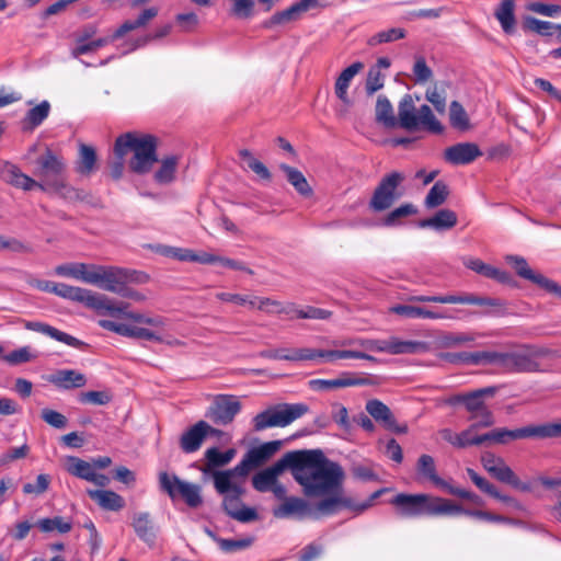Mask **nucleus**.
Masks as SVG:
<instances>
[{"label": "nucleus", "mask_w": 561, "mask_h": 561, "mask_svg": "<svg viewBox=\"0 0 561 561\" xmlns=\"http://www.w3.org/2000/svg\"><path fill=\"white\" fill-rule=\"evenodd\" d=\"M293 478L307 497H328L342 490L345 472L342 466L325 457L321 449L291 451Z\"/></svg>", "instance_id": "f257e3e1"}, {"label": "nucleus", "mask_w": 561, "mask_h": 561, "mask_svg": "<svg viewBox=\"0 0 561 561\" xmlns=\"http://www.w3.org/2000/svg\"><path fill=\"white\" fill-rule=\"evenodd\" d=\"M34 175L39 179L41 190L59 195L69 202L83 201L85 193L72 187L66 178V163L50 149L39 156L35 161Z\"/></svg>", "instance_id": "f03ea898"}, {"label": "nucleus", "mask_w": 561, "mask_h": 561, "mask_svg": "<svg viewBox=\"0 0 561 561\" xmlns=\"http://www.w3.org/2000/svg\"><path fill=\"white\" fill-rule=\"evenodd\" d=\"M131 152L133 157L128 162L129 170L136 174H146L151 171L157 156V138L149 134L134 131L118 136L114 144L115 156H126Z\"/></svg>", "instance_id": "7ed1b4c3"}, {"label": "nucleus", "mask_w": 561, "mask_h": 561, "mask_svg": "<svg viewBox=\"0 0 561 561\" xmlns=\"http://www.w3.org/2000/svg\"><path fill=\"white\" fill-rule=\"evenodd\" d=\"M390 503L397 508L400 517L415 518L420 516H455L462 506L449 500L425 493L397 494Z\"/></svg>", "instance_id": "20e7f679"}, {"label": "nucleus", "mask_w": 561, "mask_h": 561, "mask_svg": "<svg viewBox=\"0 0 561 561\" xmlns=\"http://www.w3.org/2000/svg\"><path fill=\"white\" fill-rule=\"evenodd\" d=\"M397 125L409 131L422 128L435 135H440L445 130L428 105L423 104L416 110L411 94H404L399 102Z\"/></svg>", "instance_id": "39448f33"}, {"label": "nucleus", "mask_w": 561, "mask_h": 561, "mask_svg": "<svg viewBox=\"0 0 561 561\" xmlns=\"http://www.w3.org/2000/svg\"><path fill=\"white\" fill-rule=\"evenodd\" d=\"M148 280L149 276L146 273L136 270L93 264L89 284L118 294L125 283L146 284Z\"/></svg>", "instance_id": "423d86ee"}, {"label": "nucleus", "mask_w": 561, "mask_h": 561, "mask_svg": "<svg viewBox=\"0 0 561 561\" xmlns=\"http://www.w3.org/2000/svg\"><path fill=\"white\" fill-rule=\"evenodd\" d=\"M309 411L305 403H283L270 408L255 415V431H263L268 427H285L301 417Z\"/></svg>", "instance_id": "0eeeda50"}, {"label": "nucleus", "mask_w": 561, "mask_h": 561, "mask_svg": "<svg viewBox=\"0 0 561 561\" xmlns=\"http://www.w3.org/2000/svg\"><path fill=\"white\" fill-rule=\"evenodd\" d=\"M159 488L172 501L182 499L187 506L196 508L203 504L202 486L181 480L176 474L165 471L159 473Z\"/></svg>", "instance_id": "6e6552de"}, {"label": "nucleus", "mask_w": 561, "mask_h": 561, "mask_svg": "<svg viewBox=\"0 0 561 561\" xmlns=\"http://www.w3.org/2000/svg\"><path fill=\"white\" fill-rule=\"evenodd\" d=\"M497 392V387L490 386L466 392L465 409L470 413L469 420L474 422V426L491 427L495 423L492 411L484 402L485 398H491Z\"/></svg>", "instance_id": "1a4fd4ad"}, {"label": "nucleus", "mask_w": 561, "mask_h": 561, "mask_svg": "<svg viewBox=\"0 0 561 561\" xmlns=\"http://www.w3.org/2000/svg\"><path fill=\"white\" fill-rule=\"evenodd\" d=\"M256 467L257 466L252 463V460L247 453L234 468L224 471H214L213 479L216 491L219 494H226L229 492L244 493L242 482L249 472Z\"/></svg>", "instance_id": "9d476101"}, {"label": "nucleus", "mask_w": 561, "mask_h": 561, "mask_svg": "<svg viewBox=\"0 0 561 561\" xmlns=\"http://www.w3.org/2000/svg\"><path fill=\"white\" fill-rule=\"evenodd\" d=\"M404 180V174L398 171L386 174L373 193L369 201V208L374 211H383L390 208L401 196V194L398 193V188Z\"/></svg>", "instance_id": "9b49d317"}, {"label": "nucleus", "mask_w": 561, "mask_h": 561, "mask_svg": "<svg viewBox=\"0 0 561 561\" xmlns=\"http://www.w3.org/2000/svg\"><path fill=\"white\" fill-rule=\"evenodd\" d=\"M543 350L524 345L515 352H505L503 359V368L514 373H533L540 369L537 358L543 356Z\"/></svg>", "instance_id": "f8f14e48"}, {"label": "nucleus", "mask_w": 561, "mask_h": 561, "mask_svg": "<svg viewBox=\"0 0 561 561\" xmlns=\"http://www.w3.org/2000/svg\"><path fill=\"white\" fill-rule=\"evenodd\" d=\"M329 5L325 0H299L285 10L275 12L263 23V27L272 28L276 25H285L301 19L302 14L313 9H324Z\"/></svg>", "instance_id": "ddd939ff"}, {"label": "nucleus", "mask_w": 561, "mask_h": 561, "mask_svg": "<svg viewBox=\"0 0 561 561\" xmlns=\"http://www.w3.org/2000/svg\"><path fill=\"white\" fill-rule=\"evenodd\" d=\"M506 261L515 268L516 274L519 277L527 279L536 284L547 293L553 294L561 298V286L554 280L546 277L545 275L533 271L529 267L527 261L523 256L507 255Z\"/></svg>", "instance_id": "4468645a"}, {"label": "nucleus", "mask_w": 561, "mask_h": 561, "mask_svg": "<svg viewBox=\"0 0 561 561\" xmlns=\"http://www.w3.org/2000/svg\"><path fill=\"white\" fill-rule=\"evenodd\" d=\"M411 302H437V304H461L486 307H502L503 302L497 298L481 297L472 294L461 295H437V296H411Z\"/></svg>", "instance_id": "2eb2a0df"}, {"label": "nucleus", "mask_w": 561, "mask_h": 561, "mask_svg": "<svg viewBox=\"0 0 561 561\" xmlns=\"http://www.w3.org/2000/svg\"><path fill=\"white\" fill-rule=\"evenodd\" d=\"M240 409L241 404L236 397L220 394L215 398L206 416L218 425H227L233 421Z\"/></svg>", "instance_id": "dca6fc26"}, {"label": "nucleus", "mask_w": 561, "mask_h": 561, "mask_svg": "<svg viewBox=\"0 0 561 561\" xmlns=\"http://www.w3.org/2000/svg\"><path fill=\"white\" fill-rule=\"evenodd\" d=\"M220 433L221 431L214 428L207 422L198 421L182 433L179 445L183 453L193 454L202 447L207 436H216Z\"/></svg>", "instance_id": "f3484780"}, {"label": "nucleus", "mask_w": 561, "mask_h": 561, "mask_svg": "<svg viewBox=\"0 0 561 561\" xmlns=\"http://www.w3.org/2000/svg\"><path fill=\"white\" fill-rule=\"evenodd\" d=\"M376 381L367 376H358L354 373L344 371L335 379H311L308 381L310 389L314 391H327L339 388L373 386Z\"/></svg>", "instance_id": "a211bd4d"}, {"label": "nucleus", "mask_w": 561, "mask_h": 561, "mask_svg": "<svg viewBox=\"0 0 561 561\" xmlns=\"http://www.w3.org/2000/svg\"><path fill=\"white\" fill-rule=\"evenodd\" d=\"M291 459V451H288L273 466L255 473L252 478L253 488L259 492H267L273 488L278 476L283 473L285 469H289L293 474Z\"/></svg>", "instance_id": "6ab92c4d"}, {"label": "nucleus", "mask_w": 561, "mask_h": 561, "mask_svg": "<svg viewBox=\"0 0 561 561\" xmlns=\"http://www.w3.org/2000/svg\"><path fill=\"white\" fill-rule=\"evenodd\" d=\"M482 156L474 142H458L444 150V160L453 165H467Z\"/></svg>", "instance_id": "aec40b11"}, {"label": "nucleus", "mask_w": 561, "mask_h": 561, "mask_svg": "<svg viewBox=\"0 0 561 561\" xmlns=\"http://www.w3.org/2000/svg\"><path fill=\"white\" fill-rule=\"evenodd\" d=\"M242 494L243 493L238 492H229L224 494V511L228 516L241 523H250L256 520L259 517L256 511L241 503Z\"/></svg>", "instance_id": "412c9836"}, {"label": "nucleus", "mask_w": 561, "mask_h": 561, "mask_svg": "<svg viewBox=\"0 0 561 561\" xmlns=\"http://www.w3.org/2000/svg\"><path fill=\"white\" fill-rule=\"evenodd\" d=\"M24 328L30 331L38 332L44 335H47L58 342H61L68 346L75 347V348H83L87 347L88 344L83 341L62 332L55 327H51L45 322L41 321H24Z\"/></svg>", "instance_id": "4be33fe9"}, {"label": "nucleus", "mask_w": 561, "mask_h": 561, "mask_svg": "<svg viewBox=\"0 0 561 561\" xmlns=\"http://www.w3.org/2000/svg\"><path fill=\"white\" fill-rule=\"evenodd\" d=\"M342 491L343 489L339 493H332L328 497L320 500L316 505V511L322 515H333L343 507L360 513L358 508L360 504L355 503L348 496H344Z\"/></svg>", "instance_id": "5701e85b"}, {"label": "nucleus", "mask_w": 561, "mask_h": 561, "mask_svg": "<svg viewBox=\"0 0 561 561\" xmlns=\"http://www.w3.org/2000/svg\"><path fill=\"white\" fill-rule=\"evenodd\" d=\"M47 381L58 389L71 390L82 388L87 385L84 374L75 369H59L47 377Z\"/></svg>", "instance_id": "b1692460"}, {"label": "nucleus", "mask_w": 561, "mask_h": 561, "mask_svg": "<svg viewBox=\"0 0 561 561\" xmlns=\"http://www.w3.org/2000/svg\"><path fill=\"white\" fill-rule=\"evenodd\" d=\"M96 310L99 313H107L114 318H125L126 313H131L133 311H128L129 304L119 302L115 305L112 299H110L105 295L94 294L93 299H91V307Z\"/></svg>", "instance_id": "393cba45"}, {"label": "nucleus", "mask_w": 561, "mask_h": 561, "mask_svg": "<svg viewBox=\"0 0 561 561\" xmlns=\"http://www.w3.org/2000/svg\"><path fill=\"white\" fill-rule=\"evenodd\" d=\"M309 512V505L306 500L301 497L290 496L273 508V516L275 518H289L291 516L302 517Z\"/></svg>", "instance_id": "a878e982"}, {"label": "nucleus", "mask_w": 561, "mask_h": 561, "mask_svg": "<svg viewBox=\"0 0 561 561\" xmlns=\"http://www.w3.org/2000/svg\"><path fill=\"white\" fill-rule=\"evenodd\" d=\"M87 493L103 510L117 512L125 506L124 497L114 491L88 490Z\"/></svg>", "instance_id": "bb28decb"}, {"label": "nucleus", "mask_w": 561, "mask_h": 561, "mask_svg": "<svg viewBox=\"0 0 561 561\" xmlns=\"http://www.w3.org/2000/svg\"><path fill=\"white\" fill-rule=\"evenodd\" d=\"M49 113L50 103L46 100L42 101L26 112L21 121V129L23 131H33L48 117Z\"/></svg>", "instance_id": "cd10ccee"}, {"label": "nucleus", "mask_w": 561, "mask_h": 561, "mask_svg": "<svg viewBox=\"0 0 561 561\" xmlns=\"http://www.w3.org/2000/svg\"><path fill=\"white\" fill-rule=\"evenodd\" d=\"M391 312L410 318V319H447L451 318L450 316L446 314L442 311H433L428 310L422 307L411 306V305H397L393 306L391 309Z\"/></svg>", "instance_id": "c85d7f7f"}, {"label": "nucleus", "mask_w": 561, "mask_h": 561, "mask_svg": "<svg viewBox=\"0 0 561 561\" xmlns=\"http://www.w3.org/2000/svg\"><path fill=\"white\" fill-rule=\"evenodd\" d=\"M206 465L202 469L204 473H211L214 469L228 465L236 456V449L229 448L226 451H220L217 447L208 448L205 454Z\"/></svg>", "instance_id": "c756f323"}, {"label": "nucleus", "mask_w": 561, "mask_h": 561, "mask_svg": "<svg viewBox=\"0 0 561 561\" xmlns=\"http://www.w3.org/2000/svg\"><path fill=\"white\" fill-rule=\"evenodd\" d=\"M494 479L502 483H506L512 488L519 490L522 492L531 491V484L529 482H523L516 476V473L503 461L501 465L495 467V469L490 473Z\"/></svg>", "instance_id": "7c9ffc66"}, {"label": "nucleus", "mask_w": 561, "mask_h": 561, "mask_svg": "<svg viewBox=\"0 0 561 561\" xmlns=\"http://www.w3.org/2000/svg\"><path fill=\"white\" fill-rule=\"evenodd\" d=\"M515 0H501L495 9L494 16L500 22L502 30L506 34H512L515 31Z\"/></svg>", "instance_id": "2f4dec72"}, {"label": "nucleus", "mask_w": 561, "mask_h": 561, "mask_svg": "<svg viewBox=\"0 0 561 561\" xmlns=\"http://www.w3.org/2000/svg\"><path fill=\"white\" fill-rule=\"evenodd\" d=\"M457 225V215L450 209H440L433 217L423 219L419 222L421 228H433L435 230H446Z\"/></svg>", "instance_id": "473e14b6"}, {"label": "nucleus", "mask_w": 561, "mask_h": 561, "mask_svg": "<svg viewBox=\"0 0 561 561\" xmlns=\"http://www.w3.org/2000/svg\"><path fill=\"white\" fill-rule=\"evenodd\" d=\"M55 293L57 296L67 298L73 301H79L85 304V306L91 307V299H93L94 294L92 290L70 286L64 283H56L54 286Z\"/></svg>", "instance_id": "72a5a7b5"}, {"label": "nucleus", "mask_w": 561, "mask_h": 561, "mask_svg": "<svg viewBox=\"0 0 561 561\" xmlns=\"http://www.w3.org/2000/svg\"><path fill=\"white\" fill-rule=\"evenodd\" d=\"M158 15V9L154 7L145 9L136 20L125 21L112 35V39H118L126 33L146 26L152 19Z\"/></svg>", "instance_id": "f704fd0d"}, {"label": "nucleus", "mask_w": 561, "mask_h": 561, "mask_svg": "<svg viewBox=\"0 0 561 561\" xmlns=\"http://www.w3.org/2000/svg\"><path fill=\"white\" fill-rule=\"evenodd\" d=\"M3 173L7 176L8 182L16 187H20L24 191H31L35 187L41 190L39 181H35L28 175L22 173L21 170L14 164L5 163Z\"/></svg>", "instance_id": "c9c22d12"}, {"label": "nucleus", "mask_w": 561, "mask_h": 561, "mask_svg": "<svg viewBox=\"0 0 561 561\" xmlns=\"http://www.w3.org/2000/svg\"><path fill=\"white\" fill-rule=\"evenodd\" d=\"M364 68L363 62L357 61L345 68L335 81V94L344 103H348L347 89L353 78Z\"/></svg>", "instance_id": "e433bc0d"}, {"label": "nucleus", "mask_w": 561, "mask_h": 561, "mask_svg": "<svg viewBox=\"0 0 561 561\" xmlns=\"http://www.w3.org/2000/svg\"><path fill=\"white\" fill-rule=\"evenodd\" d=\"M416 469L420 476L430 480L434 485L442 488L443 490L448 486L449 483L437 474L435 461L432 456L426 454L421 455L417 460Z\"/></svg>", "instance_id": "4c0bfd02"}, {"label": "nucleus", "mask_w": 561, "mask_h": 561, "mask_svg": "<svg viewBox=\"0 0 561 561\" xmlns=\"http://www.w3.org/2000/svg\"><path fill=\"white\" fill-rule=\"evenodd\" d=\"M133 528L136 535L147 543H152L156 539L153 524L150 514L147 512L136 513L133 516Z\"/></svg>", "instance_id": "58836bf2"}, {"label": "nucleus", "mask_w": 561, "mask_h": 561, "mask_svg": "<svg viewBox=\"0 0 561 561\" xmlns=\"http://www.w3.org/2000/svg\"><path fill=\"white\" fill-rule=\"evenodd\" d=\"M91 265L85 263H66L56 266L55 273L58 276L71 277L83 283L89 284L91 275Z\"/></svg>", "instance_id": "ea45409f"}, {"label": "nucleus", "mask_w": 561, "mask_h": 561, "mask_svg": "<svg viewBox=\"0 0 561 561\" xmlns=\"http://www.w3.org/2000/svg\"><path fill=\"white\" fill-rule=\"evenodd\" d=\"M279 169L285 173L287 181L294 186V188L302 196H311L312 188L309 185L306 176L298 169L293 168L288 164L282 163Z\"/></svg>", "instance_id": "a19ab883"}, {"label": "nucleus", "mask_w": 561, "mask_h": 561, "mask_svg": "<svg viewBox=\"0 0 561 561\" xmlns=\"http://www.w3.org/2000/svg\"><path fill=\"white\" fill-rule=\"evenodd\" d=\"M366 411L377 422H383L387 428H393L396 420L390 409L380 400L371 399L367 401Z\"/></svg>", "instance_id": "79ce46f5"}, {"label": "nucleus", "mask_w": 561, "mask_h": 561, "mask_svg": "<svg viewBox=\"0 0 561 561\" xmlns=\"http://www.w3.org/2000/svg\"><path fill=\"white\" fill-rule=\"evenodd\" d=\"M280 446V440H272L250 449L248 454L252 460V463L259 467L267 461L271 457H273L279 450Z\"/></svg>", "instance_id": "37998d69"}, {"label": "nucleus", "mask_w": 561, "mask_h": 561, "mask_svg": "<svg viewBox=\"0 0 561 561\" xmlns=\"http://www.w3.org/2000/svg\"><path fill=\"white\" fill-rule=\"evenodd\" d=\"M466 266L480 275H483L491 279H496L501 283H505L510 278V275L506 272H503L496 267L485 264L479 259L469 260L466 263Z\"/></svg>", "instance_id": "c03bdc74"}, {"label": "nucleus", "mask_w": 561, "mask_h": 561, "mask_svg": "<svg viewBox=\"0 0 561 561\" xmlns=\"http://www.w3.org/2000/svg\"><path fill=\"white\" fill-rule=\"evenodd\" d=\"M376 121L387 128L397 126V118L393 115V108L389 99L385 95H379L376 102Z\"/></svg>", "instance_id": "a18cd8bd"}, {"label": "nucleus", "mask_w": 561, "mask_h": 561, "mask_svg": "<svg viewBox=\"0 0 561 561\" xmlns=\"http://www.w3.org/2000/svg\"><path fill=\"white\" fill-rule=\"evenodd\" d=\"M96 164V152L93 147L84 144L79 146V158L77 161V172L88 175L92 173Z\"/></svg>", "instance_id": "49530a36"}, {"label": "nucleus", "mask_w": 561, "mask_h": 561, "mask_svg": "<svg viewBox=\"0 0 561 561\" xmlns=\"http://www.w3.org/2000/svg\"><path fill=\"white\" fill-rule=\"evenodd\" d=\"M496 430V445H507L513 440L533 438L531 434V424L520 427L510 430L506 427H497Z\"/></svg>", "instance_id": "de8ad7c7"}, {"label": "nucleus", "mask_w": 561, "mask_h": 561, "mask_svg": "<svg viewBox=\"0 0 561 561\" xmlns=\"http://www.w3.org/2000/svg\"><path fill=\"white\" fill-rule=\"evenodd\" d=\"M278 312L290 314L291 318L299 319H328L331 316V311L308 306L305 309H297L294 305L286 308H282Z\"/></svg>", "instance_id": "09e8293b"}, {"label": "nucleus", "mask_w": 561, "mask_h": 561, "mask_svg": "<svg viewBox=\"0 0 561 561\" xmlns=\"http://www.w3.org/2000/svg\"><path fill=\"white\" fill-rule=\"evenodd\" d=\"M421 346L422 344L420 342L392 340L385 342L382 346L377 347V351L393 355L413 354L416 353Z\"/></svg>", "instance_id": "8fccbe9b"}, {"label": "nucleus", "mask_w": 561, "mask_h": 561, "mask_svg": "<svg viewBox=\"0 0 561 561\" xmlns=\"http://www.w3.org/2000/svg\"><path fill=\"white\" fill-rule=\"evenodd\" d=\"M179 163L176 156L167 157L161 161L160 168L156 171L153 178L159 184H169L175 178V171Z\"/></svg>", "instance_id": "3c124183"}, {"label": "nucleus", "mask_w": 561, "mask_h": 561, "mask_svg": "<svg viewBox=\"0 0 561 561\" xmlns=\"http://www.w3.org/2000/svg\"><path fill=\"white\" fill-rule=\"evenodd\" d=\"M35 526L42 533L57 531L59 534H67L72 529V523L70 520H66L61 516H55L53 518H42L35 524Z\"/></svg>", "instance_id": "603ef678"}, {"label": "nucleus", "mask_w": 561, "mask_h": 561, "mask_svg": "<svg viewBox=\"0 0 561 561\" xmlns=\"http://www.w3.org/2000/svg\"><path fill=\"white\" fill-rule=\"evenodd\" d=\"M533 438H561V419L556 422L531 424Z\"/></svg>", "instance_id": "864d4df0"}, {"label": "nucleus", "mask_w": 561, "mask_h": 561, "mask_svg": "<svg viewBox=\"0 0 561 561\" xmlns=\"http://www.w3.org/2000/svg\"><path fill=\"white\" fill-rule=\"evenodd\" d=\"M67 471L77 478L89 481L90 477L94 471V468L90 462L79 457L68 456Z\"/></svg>", "instance_id": "5fc2aeb1"}, {"label": "nucleus", "mask_w": 561, "mask_h": 561, "mask_svg": "<svg viewBox=\"0 0 561 561\" xmlns=\"http://www.w3.org/2000/svg\"><path fill=\"white\" fill-rule=\"evenodd\" d=\"M448 195L447 184L443 181H437L428 191L424 204L427 208H436L446 202Z\"/></svg>", "instance_id": "6e6d98bb"}, {"label": "nucleus", "mask_w": 561, "mask_h": 561, "mask_svg": "<svg viewBox=\"0 0 561 561\" xmlns=\"http://www.w3.org/2000/svg\"><path fill=\"white\" fill-rule=\"evenodd\" d=\"M239 157L247 163L248 169L254 172L260 179L271 181L272 174L270 170L263 162L254 158L250 150L241 149Z\"/></svg>", "instance_id": "4d7b16f0"}, {"label": "nucleus", "mask_w": 561, "mask_h": 561, "mask_svg": "<svg viewBox=\"0 0 561 561\" xmlns=\"http://www.w3.org/2000/svg\"><path fill=\"white\" fill-rule=\"evenodd\" d=\"M449 123L459 130H467L470 127L467 112L458 101H453L449 105Z\"/></svg>", "instance_id": "13d9d810"}, {"label": "nucleus", "mask_w": 561, "mask_h": 561, "mask_svg": "<svg viewBox=\"0 0 561 561\" xmlns=\"http://www.w3.org/2000/svg\"><path fill=\"white\" fill-rule=\"evenodd\" d=\"M407 32L401 27H392L386 31H381L370 36L367 41V44L371 47L378 46L385 43H391L398 39L404 38Z\"/></svg>", "instance_id": "bf43d9fd"}, {"label": "nucleus", "mask_w": 561, "mask_h": 561, "mask_svg": "<svg viewBox=\"0 0 561 561\" xmlns=\"http://www.w3.org/2000/svg\"><path fill=\"white\" fill-rule=\"evenodd\" d=\"M523 26L525 30L535 32L541 36H553L556 34L557 24L549 21H541L534 16H527L524 20Z\"/></svg>", "instance_id": "052dcab7"}, {"label": "nucleus", "mask_w": 561, "mask_h": 561, "mask_svg": "<svg viewBox=\"0 0 561 561\" xmlns=\"http://www.w3.org/2000/svg\"><path fill=\"white\" fill-rule=\"evenodd\" d=\"M416 208L412 204H404L390 211L383 219L382 225L393 227L400 224L402 218L416 214Z\"/></svg>", "instance_id": "680f3d73"}, {"label": "nucleus", "mask_w": 561, "mask_h": 561, "mask_svg": "<svg viewBox=\"0 0 561 561\" xmlns=\"http://www.w3.org/2000/svg\"><path fill=\"white\" fill-rule=\"evenodd\" d=\"M505 352H471V365L496 364L503 368Z\"/></svg>", "instance_id": "e2e57ef3"}, {"label": "nucleus", "mask_w": 561, "mask_h": 561, "mask_svg": "<svg viewBox=\"0 0 561 561\" xmlns=\"http://www.w3.org/2000/svg\"><path fill=\"white\" fill-rule=\"evenodd\" d=\"M426 100L433 104L435 110L443 114L446 110V90L443 87H438L435 84L433 88L428 89L425 93Z\"/></svg>", "instance_id": "0e129e2a"}, {"label": "nucleus", "mask_w": 561, "mask_h": 561, "mask_svg": "<svg viewBox=\"0 0 561 561\" xmlns=\"http://www.w3.org/2000/svg\"><path fill=\"white\" fill-rule=\"evenodd\" d=\"M112 400V396L107 391H87L79 394L81 403H89L94 405H106Z\"/></svg>", "instance_id": "69168bd1"}, {"label": "nucleus", "mask_w": 561, "mask_h": 561, "mask_svg": "<svg viewBox=\"0 0 561 561\" xmlns=\"http://www.w3.org/2000/svg\"><path fill=\"white\" fill-rule=\"evenodd\" d=\"M34 358L35 355L31 353L30 346L20 347L3 356V360L13 366L31 362Z\"/></svg>", "instance_id": "338daca9"}, {"label": "nucleus", "mask_w": 561, "mask_h": 561, "mask_svg": "<svg viewBox=\"0 0 561 561\" xmlns=\"http://www.w3.org/2000/svg\"><path fill=\"white\" fill-rule=\"evenodd\" d=\"M254 0H233L231 14L238 19H250L254 11Z\"/></svg>", "instance_id": "774afa93"}]
</instances>
